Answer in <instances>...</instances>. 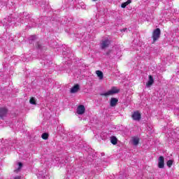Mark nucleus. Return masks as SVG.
<instances>
[{
	"label": "nucleus",
	"instance_id": "1",
	"mask_svg": "<svg viewBox=\"0 0 179 179\" xmlns=\"http://www.w3.org/2000/svg\"><path fill=\"white\" fill-rule=\"evenodd\" d=\"M120 90L117 89L116 87H113L111 88L110 90L104 92V93H101V96H105V97H107V96H113V94H115L117 93H119Z\"/></svg>",
	"mask_w": 179,
	"mask_h": 179
},
{
	"label": "nucleus",
	"instance_id": "2",
	"mask_svg": "<svg viewBox=\"0 0 179 179\" xmlns=\"http://www.w3.org/2000/svg\"><path fill=\"white\" fill-rule=\"evenodd\" d=\"M110 44H111L110 39H108V38H106L102 39V41H101L100 47L102 50H106V48H108V47H109Z\"/></svg>",
	"mask_w": 179,
	"mask_h": 179
},
{
	"label": "nucleus",
	"instance_id": "3",
	"mask_svg": "<svg viewBox=\"0 0 179 179\" xmlns=\"http://www.w3.org/2000/svg\"><path fill=\"white\" fill-rule=\"evenodd\" d=\"M152 38L153 41H157V40H159L160 38V29L157 28L152 34Z\"/></svg>",
	"mask_w": 179,
	"mask_h": 179
},
{
	"label": "nucleus",
	"instance_id": "4",
	"mask_svg": "<svg viewBox=\"0 0 179 179\" xmlns=\"http://www.w3.org/2000/svg\"><path fill=\"white\" fill-rule=\"evenodd\" d=\"M85 111H86V108H85V106L80 105L77 108V114L78 115H83L85 114Z\"/></svg>",
	"mask_w": 179,
	"mask_h": 179
},
{
	"label": "nucleus",
	"instance_id": "5",
	"mask_svg": "<svg viewBox=\"0 0 179 179\" xmlns=\"http://www.w3.org/2000/svg\"><path fill=\"white\" fill-rule=\"evenodd\" d=\"M158 167L159 169H164V157L163 156L159 157Z\"/></svg>",
	"mask_w": 179,
	"mask_h": 179
},
{
	"label": "nucleus",
	"instance_id": "6",
	"mask_svg": "<svg viewBox=\"0 0 179 179\" xmlns=\"http://www.w3.org/2000/svg\"><path fill=\"white\" fill-rule=\"evenodd\" d=\"M6 114H8V109L6 108H0V118L3 119V117H6Z\"/></svg>",
	"mask_w": 179,
	"mask_h": 179
},
{
	"label": "nucleus",
	"instance_id": "7",
	"mask_svg": "<svg viewBox=\"0 0 179 179\" xmlns=\"http://www.w3.org/2000/svg\"><path fill=\"white\" fill-rule=\"evenodd\" d=\"M132 118L134 121H139L141 120V113L138 111L134 112L132 115Z\"/></svg>",
	"mask_w": 179,
	"mask_h": 179
},
{
	"label": "nucleus",
	"instance_id": "8",
	"mask_svg": "<svg viewBox=\"0 0 179 179\" xmlns=\"http://www.w3.org/2000/svg\"><path fill=\"white\" fill-rule=\"evenodd\" d=\"M153 83H155V80L153 79V76H149V80L146 83L147 87H150V86H152Z\"/></svg>",
	"mask_w": 179,
	"mask_h": 179
},
{
	"label": "nucleus",
	"instance_id": "9",
	"mask_svg": "<svg viewBox=\"0 0 179 179\" xmlns=\"http://www.w3.org/2000/svg\"><path fill=\"white\" fill-rule=\"evenodd\" d=\"M131 143L134 146H138V145L139 144V138H138L136 136L132 137Z\"/></svg>",
	"mask_w": 179,
	"mask_h": 179
},
{
	"label": "nucleus",
	"instance_id": "10",
	"mask_svg": "<svg viewBox=\"0 0 179 179\" xmlns=\"http://www.w3.org/2000/svg\"><path fill=\"white\" fill-rule=\"evenodd\" d=\"M117 103H118V99L117 98H111L110 106V107H115L117 106Z\"/></svg>",
	"mask_w": 179,
	"mask_h": 179
},
{
	"label": "nucleus",
	"instance_id": "11",
	"mask_svg": "<svg viewBox=\"0 0 179 179\" xmlns=\"http://www.w3.org/2000/svg\"><path fill=\"white\" fill-rule=\"evenodd\" d=\"M80 89V86L78 84H76V85H74L73 87H71V93H77V92L79 91Z\"/></svg>",
	"mask_w": 179,
	"mask_h": 179
},
{
	"label": "nucleus",
	"instance_id": "12",
	"mask_svg": "<svg viewBox=\"0 0 179 179\" xmlns=\"http://www.w3.org/2000/svg\"><path fill=\"white\" fill-rule=\"evenodd\" d=\"M110 142L113 145H117V142H118V140L117 139V137L111 136L110 137Z\"/></svg>",
	"mask_w": 179,
	"mask_h": 179
},
{
	"label": "nucleus",
	"instance_id": "13",
	"mask_svg": "<svg viewBox=\"0 0 179 179\" xmlns=\"http://www.w3.org/2000/svg\"><path fill=\"white\" fill-rule=\"evenodd\" d=\"M96 73L98 78L100 79V80H101L104 76L103 75V73L101 71H96Z\"/></svg>",
	"mask_w": 179,
	"mask_h": 179
},
{
	"label": "nucleus",
	"instance_id": "14",
	"mask_svg": "<svg viewBox=\"0 0 179 179\" xmlns=\"http://www.w3.org/2000/svg\"><path fill=\"white\" fill-rule=\"evenodd\" d=\"M131 2H132V0H127L126 2L122 3L121 7L127 8V6H128V5H129V3H131Z\"/></svg>",
	"mask_w": 179,
	"mask_h": 179
},
{
	"label": "nucleus",
	"instance_id": "15",
	"mask_svg": "<svg viewBox=\"0 0 179 179\" xmlns=\"http://www.w3.org/2000/svg\"><path fill=\"white\" fill-rule=\"evenodd\" d=\"M22 167H23V164H22V162H18V167L17 169H15L14 171L15 173H19V171H20V169H22Z\"/></svg>",
	"mask_w": 179,
	"mask_h": 179
},
{
	"label": "nucleus",
	"instance_id": "16",
	"mask_svg": "<svg viewBox=\"0 0 179 179\" xmlns=\"http://www.w3.org/2000/svg\"><path fill=\"white\" fill-rule=\"evenodd\" d=\"M36 36L33 35L29 37V43L31 44L34 40H36Z\"/></svg>",
	"mask_w": 179,
	"mask_h": 179
},
{
	"label": "nucleus",
	"instance_id": "17",
	"mask_svg": "<svg viewBox=\"0 0 179 179\" xmlns=\"http://www.w3.org/2000/svg\"><path fill=\"white\" fill-rule=\"evenodd\" d=\"M30 104L36 105V99L34 97H32L29 100Z\"/></svg>",
	"mask_w": 179,
	"mask_h": 179
},
{
	"label": "nucleus",
	"instance_id": "18",
	"mask_svg": "<svg viewBox=\"0 0 179 179\" xmlns=\"http://www.w3.org/2000/svg\"><path fill=\"white\" fill-rule=\"evenodd\" d=\"M42 139H48V134L43 133L41 136Z\"/></svg>",
	"mask_w": 179,
	"mask_h": 179
},
{
	"label": "nucleus",
	"instance_id": "19",
	"mask_svg": "<svg viewBox=\"0 0 179 179\" xmlns=\"http://www.w3.org/2000/svg\"><path fill=\"white\" fill-rule=\"evenodd\" d=\"M168 167H171L173 166V160L170 159L166 162Z\"/></svg>",
	"mask_w": 179,
	"mask_h": 179
},
{
	"label": "nucleus",
	"instance_id": "20",
	"mask_svg": "<svg viewBox=\"0 0 179 179\" xmlns=\"http://www.w3.org/2000/svg\"><path fill=\"white\" fill-rule=\"evenodd\" d=\"M7 20H8V22H6V24H9V23H11V22H12V16L8 17L7 18Z\"/></svg>",
	"mask_w": 179,
	"mask_h": 179
},
{
	"label": "nucleus",
	"instance_id": "21",
	"mask_svg": "<svg viewBox=\"0 0 179 179\" xmlns=\"http://www.w3.org/2000/svg\"><path fill=\"white\" fill-rule=\"evenodd\" d=\"M24 19H27V17H25V18H24V17H23L22 20H20V22L21 23H23V22H24Z\"/></svg>",
	"mask_w": 179,
	"mask_h": 179
},
{
	"label": "nucleus",
	"instance_id": "22",
	"mask_svg": "<svg viewBox=\"0 0 179 179\" xmlns=\"http://www.w3.org/2000/svg\"><path fill=\"white\" fill-rule=\"evenodd\" d=\"M37 48H41V45H40V43H37Z\"/></svg>",
	"mask_w": 179,
	"mask_h": 179
},
{
	"label": "nucleus",
	"instance_id": "23",
	"mask_svg": "<svg viewBox=\"0 0 179 179\" xmlns=\"http://www.w3.org/2000/svg\"><path fill=\"white\" fill-rule=\"evenodd\" d=\"M30 2H32L33 5H34V3H36V1H34V0L30 1Z\"/></svg>",
	"mask_w": 179,
	"mask_h": 179
},
{
	"label": "nucleus",
	"instance_id": "24",
	"mask_svg": "<svg viewBox=\"0 0 179 179\" xmlns=\"http://www.w3.org/2000/svg\"><path fill=\"white\" fill-rule=\"evenodd\" d=\"M110 52H111V50H109L106 52V55H110Z\"/></svg>",
	"mask_w": 179,
	"mask_h": 179
},
{
	"label": "nucleus",
	"instance_id": "25",
	"mask_svg": "<svg viewBox=\"0 0 179 179\" xmlns=\"http://www.w3.org/2000/svg\"><path fill=\"white\" fill-rule=\"evenodd\" d=\"M14 179H20V176H17Z\"/></svg>",
	"mask_w": 179,
	"mask_h": 179
},
{
	"label": "nucleus",
	"instance_id": "26",
	"mask_svg": "<svg viewBox=\"0 0 179 179\" xmlns=\"http://www.w3.org/2000/svg\"><path fill=\"white\" fill-rule=\"evenodd\" d=\"M122 31H127V29H123Z\"/></svg>",
	"mask_w": 179,
	"mask_h": 179
},
{
	"label": "nucleus",
	"instance_id": "27",
	"mask_svg": "<svg viewBox=\"0 0 179 179\" xmlns=\"http://www.w3.org/2000/svg\"><path fill=\"white\" fill-rule=\"evenodd\" d=\"M83 9H86V6H84L83 7Z\"/></svg>",
	"mask_w": 179,
	"mask_h": 179
},
{
	"label": "nucleus",
	"instance_id": "28",
	"mask_svg": "<svg viewBox=\"0 0 179 179\" xmlns=\"http://www.w3.org/2000/svg\"><path fill=\"white\" fill-rule=\"evenodd\" d=\"M93 1H97V0H93Z\"/></svg>",
	"mask_w": 179,
	"mask_h": 179
}]
</instances>
